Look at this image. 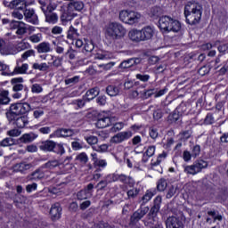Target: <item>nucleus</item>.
I'll return each mask as SVG.
<instances>
[{"label": "nucleus", "instance_id": "obj_12", "mask_svg": "<svg viewBox=\"0 0 228 228\" xmlns=\"http://www.w3.org/2000/svg\"><path fill=\"white\" fill-rule=\"evenodd\" d=\"M28 69H29V65L28 63H23L20 66L19 65V61H17L16 66L12 72H3L2 76H15V74H28Z\"/></svg>", "mask_w": 228, "mask_h": 228}, {"label": "nucleus", "instance_id": "obj_10", "mask_svg": "<svg viewBox=\"0 0 228 228\" xmlns=\"http://www.w3.org/2000/svg\"><path fill=\"white\" fill-rule=\"evenodd\" d=\"M132 137L133 132L131 131L119 132L110 138V143H122V142H126V140Z\"/></svg>", "mask_w": 228, "mask_h": 228}, {"label": "nucleus", "instance_id": "obj_20", "mask_svg": "<svg viewBox=\"0 0 228 228\" xmlns=\"http://www.w3.org/2000/svg\"><path fill=\"white\" fill-rule=\"evenodd\" d=\"M36 49L38 54H45L47 53H51L53 51V47H51V43L49 42H42L36 46Z\"/></svg>", "mask_w": 228, "mask_h": 228}, {"label": "nucleus", "instance_id": "obj_9", "mask_svg": "<svg viewBox=\"0 0 228 228\" xmlns=\"http://www.w3.org/2000/svg\"><path fill=\"white\" fill-rule=\"evenodd\" d=\"M159 211V205H154L151 208L150 214L147 216L146 219L144 220V225L151 227V225H157L158 224V217H156V213Z\"/></svg>", "mask_w": 228, "mask_h": 228}, {"label": "nucleus", "instance_id": "obj_3", "mask_svg": "<svg viewBox=\"0 0 228 228\" xmlns=\"http://www.w3.org/2000/svg\"><path fill=\"white\" fill-rule=\"evenodd\" d=\"M29 111H31V105L28 102L12 103L5 112V117L8 122L12 123L15 121V118H17L19 115H26V113H29Z\"/></svg>", "mask_w": 228, "mask_h": 228}, {"label": "nucleus", "instance_id": "obj_17", "mask_svg": "<svg viewBox=\"0 0 228 228\" xmlns=\"http://www.w3.org/2000/svg\"><path fill=\"white\" fill-rule=\"evenodd\" d=\"M72 135V130L67 128H58L52 134L50 138H67Z\"/></svg>", "mask_w": 228, "mask_h": 228}, {"label": "nucleus", "instance_id": "obj_46", "mask_svg": "<svg viewBox=\"0 0 228 228\" xmlns=\"http://www.w3.org/2000/svg\"><path fill=\"white\" fill-rule=\"evenodd\" d=\"M167 154L166 151H163L161 154H159L157 158V160L153 163H151V165L153 167H158V165H160V163L163 161V159H165L167 158Z\"/></svg>", "mask_w": 228, "mask_h": 228}, {"label": "nucleus", "instance_id": "obj_39", "mask_svg": "<svg viewBox=\"0 0 228 228\" xmlns=\"http://www.w3.org/2000/svg\"><path fill=\"white\" fill-rule=\"evenodd\" d=\"M72 106H74L75 110H81L86 104L85 99H77L71 102Z\"/></svg>", "mask_w": 228, "mask_h": 228}, {"label": "nucleus", "instance_id": "obj_52", "mask_svg": "<svg viewBox=\"0 0 228 228\" xmlns=\"http://www.w3.org/2000/svg\"><path fill=\"white\" fill-rule=\"evenodd\" d=\"M191 156L192 158H199V156H200V145L196 144L192 147Z\"/></svg>", "mask_w": 228, "mask_h": 228}, {"label": "nucleus", "instance_id": "obj_33", "mask_svg": "<svg viewBox=\"0 0 228 228\" xmlns=\"http://www.w3.org/2000/svg\"><path fill=\"white\" fill-rule=\"evenodd\" d=\"M40 4V9L42 10L43 13H45V12H48L49 10H53L54 5L53 4H47L45 0H39L38 1Z\"/></svg>", "mask_w": 228, "mask_h": 228}, {"label": "nucleus", "instance_id": "obj_53", "mask_svg": "<svg viewBox=\"0 0 228 228\" xmlns=\"http://www.w3.org/2000/svg\"><path fill=\"white\" fill-rule=\"evenodd\" d=\"M119 67L120 69H129L130 67H133V59L123 61Z\"/></svg>", "mask_w": 228, "mask_h": 228}, {"label": "nucleus", "instance_id": "obj_62", "mask_svg": "<svg viewBox=\"0 0 228 228\" xmlns=\"http://www.w3.org/2000/svg\"><path fill=\"white\" fill-rule=\"evenodd\" d=\"M63 61V58L61 57H56L55 60L53 61L52 65L53 67H55L58 69L59 67H61Z\"/></svg>", "mask_w": 228, "mask_h": 228}, {"label": "nucleus", "instance_id": "obj_16", "mask_svg": "<svg viewBox=\"0 0 228 228\" xmlns=\"http://www.w3.org/2000/svg\"><path fill=\"white\" fill-rule=\"evenodd\" d=\"M167 228H184L183 221L175 216H170L166 221Z\"/></svg>", "mask_w": 228, "mask_h": 228}, {"label": "nucleus", "instance_id": "obj_18", "mask_svg": "<svg viewBox=\"0 0 228 228\" xmlns=\"http://www.w3.org/2000/svg\"><path fill=\"white\" fill-rule=\"evenodd\" d=\"M55 146L56 142L51 140L43 141L39 143V149L44 152H53Z\"/></svg>", "mask_w": 228, "mask_h": 228}, {"label": "nucleus", "instance_id": "obj_47", "mask_svg": "<svg viewBox=\"0 0 228 228\" xmlns=\"http://www.w3.org/2000/svg\"><path fill=\"white\" fill-rule=\"evenodd\" d=\"M28 40H30V42H32V44H38V42L42 41V34H40V33L34 34V35L28 37Z\"/></svg>", "mask_w": 228, "mask_h": 228}, {"label": "nucleus", "instance_id": "obj_30", "mask_svg": "<svg viewBox=\"0 0 228 228\" xmlns=\"http://www.w3.org/2000/svg\"><path fill=\"white\" fill-rule=\"evenodd\" d=\"M72 19H74V14L69 11L62 12L61 16V20L62 24H67V22H69V20H72Z\"/></svg>", "mask_w": 228, "mask_h": 228}, {"label": "nucleus", "instance_id": "obj_35", "mask_svg": "<svg viewBox=\"0 0 228 228\" xmlns=\"http://www.w3.org/2000/svg\"><path fill=\"white\" fill-rule=\"evenodd\" d=\"M77 37H79L77 29L70 26L68 30L67 38H69V40H74V38H77Z\"/></svg>", "mask_w": 228, "mask_h": 228}, {"label": "nucleus", "instance_id": "obj_31", "mask_svg": "<svg viewBox=\"0 0 228 228\" xmlns=\"http://www.w3.org/2000/svg\"><path fill=\"white\" fill-rule=\"evenodd\" d=\"M78 200H86V199H90L92 197V192L86 190H82L77 194Z\"/></svg>", "mask_w": 228, "mask_h": 228}, {"label": "nucleus", "instance_id": "obj_2", "mask_svg": "<svg viewBox=\"0 0 228 228\" xmlns=\"http://www.w3.org/2000/svg\"><path fill=\"white\" fill-rule=\"evenodd\" d=\"M126 33H127L126 28L117 21L109 22L104 28L105 38H107V40H110V42H115V40L124 38L126 37Z\"/></svg>", "mask_w": 228, "mask_h": 228}, {"label": "nucleus", "instance_id": "obj_58", "mask_svg": "<svg viewBox=\"0 0 228 228\" xmlns=\"http://www.w3.org/2000/svg\"><path fill=\"white\" fill-rule=\"evenodd\" d=\"M154 195H156V191H147L142 197V200H151Z\"/></svg>", "mask_w": 228, "mask_h": 228}, {"label": "nucleus", "instance_id": "obj_28", "mask_svg": "<svg viewBox=\"0 0 228 228\" xmlns=\"http://www.w3.org/2000/svg\"><path fill=\"white\" fill-rule=\"evenodd\" d=\"M14 120H15L14 122L15 126L20 129L26 127V125L28 124V118L24 116L17 118Z\"/></svg>", "mask_w": 228, "mask_h": 228}, {"label": "nucleus", "instance_id": "obj_11", "mask_svg": "<svg viewBox=\"0 0 228 228\" xmlns=\"http://www.w3.org/2000/svg\"><path fill=\"white\" fill-rule=\"evenodd\" d=\"M4 6L10 10H24L28 6L26 0H12L11 2L4 1Z\"/></svg>", "mask_w": 228, "mask_h": 228}, {"label": "nucleus", "instance_id": "obj_48", "mask_svg": "<svg viewBox=\"0 0 228 228\" xmlns=\"http://www.w3.org/2000/svg\"><path fill=\"white\" fill-rule=\"evenodd\" d=\"M70 5L73 6V8L77 10V12H81V10L85 8V4L82 1L70 3Z\"/></svg>", "mask_w": 228, "mask_h": 228}, {"label": "nucleus", "instance_id": "obj_45", "mask_svg": "<svg viewBox=\"0 0 228 228\" xmlns=\"http://www.w3.org/2000/svg\"><path fill=\"white\" fill-rule=\"evenodd\" d=\"M124 129V123L118 122L112 125L110 128L111 133H118V131H122Z\"/></svg>", "mask_w": 228, "mask_h": 228}, {"label": "nucleus", "instance_id": "obj_1", "mask_svg": "<svg viewBox=\"0 0 228 228\" xmlns=\"http://www.w3.org/2000/svg\"><path fill=\"white\" fill-rule=\"evenodd\" d=\"M187 24L197 26L202 19V5L197 2H188L184 7Z\"/></svg>", "mask_w": 228, "mask_h": 228}, {"label": "nucleus", "instance_id": "obj_29", "mask_svg": "<svg viewBox=\"0 0 228 228\" xmlns=\"http://www.w3.org/2000/svg\"><path fill=\"white\" fill-rule=\"evenodd\" d=\"M79 79H80L79 76H75L72 77H67L64 80V83L68 86H74V85H77V83H79Z\"/></svg>", "mask_w": 228, "mask_h": 228}, {"label": "nucleus", "instance_id": "obj_50", "mask_svg": "<svg viewBox=\"0 0 228 228\" xmlns=\"http://www.w3.org/2000/svg\"><path fill=\"white\" fill-rule=\"evenodd\" d=\"M77 159L80 161V163L86 165V163H88V155H86L85 152H82L77 156Z\"/></svg>", "mask_w": 228, "mask_h": 228}, {"label": "nucleus", "instance_id": "obj_41", "mask_svg": "<svg viewBox=\"0 0 228 228\" xmlns=\"http://www.w3.org/2000/svg\"><path fill=\"white\" fill-rule=\"evenodd\" d=\"M28 33V28L26 27V24L23 21V24H20L18 27V29L16 30V35L19 37H24Z\"/></svg>", "mask_w": 228, "mask_h": 228}, {"label": "nucleus", "instance_id": "obj_13", "mask_svg": "<svg viewBox=\"0 0 228 228\" xmlns=\"http://www.w3.org/2000/svg\"><path fill=\"white\" fill-rule=\"evenodd\" d=\"M50 217L53 222H58L61 218V206L60 203L52 205L50 208Z\"/></svg>", "mask_w": 228, "mask_h": 228}, {"label": "nucleus", "instance_id": "obj_22", "mask_svg": "<svg viewBox=\"0 0 228 228\" xmlns=\"http://www.w3.org/2000/svg\"><path fill=\"white\" fill-rule=\"evenodd\" d=\"M29 168H31V164L21 162V163L15 164L12 167V171L20 172V174H26V171L29 170Z\"/></svg>", "mask_w": 228, "mask_h": 228}, {"label": "nucleus", "instance_id": "obj_5", "mask_svg": "<svg viewBox=\"0 0 228 228\" xmlns=\"http://www.w3.org/2000/svg\"><path fill=\"white\" fill-rule=\"evenodd\" d=\"M142 19V14L134 11H121L119 12V20L125 24H129L133 26L134 24H138Z\"/></svg>", "mask_w": 228, "mask_h": 228}, {"label": "nucleus", "instance_id": "obj_43", "mask_svg": "<svg viewBox=\"0 0 228 228\" xmlns=\"http://www.w3.org/2000/svg\"><path fill=\"white\" fill-rule=\"evenodd\" d=\"M179 113L177 112H173L171 114L168 115L167 117V122L169 124H174L175 122H177V120H179Z\"/></svg>", "mask_w": 228, "mask_h": 228}, {"label": "nucleus", "instance_id": "obj_23", "mask_svg": "<svg viewBox=\"0 0 228 228\" xmlns=\"http://www.w3.org/2000/svg\"><path fill=\"white\" fill-rule=\"evenodd\" d=\"M128 37L132 42H143L142 38V31L137 29L130 30L128 33Z\"/></svg>", "mask_w": 228, "mask_h": 228}, {"label": "nucleus", "instance_id": "obj_4", "mask_svg": "<svg viewBox=\"0 0 228 228\" xmlns=\"http://www.w3.org/2000/svg\"><path fill=\"white\" fill-rule=\"evenodd\" d=\"M159 28L167 33H170V31L179 33L181 31V22L170 18V16H162L159 20Z\"/></svg>", "mask_w": 228, "mask_h": 228}, {"label": "nucleus", "instance_id": "obj_27", "mask_svg": "<svg viewBox=\"0 0 228 228\" xmlns=\"http://www.w3.org/2000/svg\"><path fill=\"white\" fill-rule=\"evenodd\" d=\"M14 49L17 53H20V51H26V49H29V43L21 40L14 45Z\"/></svg>", "mask_w": 228, "mask_h": 228}, {"label": "nucleus", "instance_id": "obj_56", "mask_svg": "<svg viewBox=\"0 0 228 228\" xmlns=\"http://www.w3.org/2000/svg\"><path fill=\"white\" fill-rule=\"evenodd\" d=\"M208 215L209 216H212V218H214L215 221L218 220L219 222H221L222 220V216L220 214H217L216 211L210 210L208 212Z\"/></svg>", "mask_w": 228, "mask_h": 228}, {"label": "nucleus", "instance_id": "obj_55", "mask_svg": "<svg viewBox=\"0 0 228 228\" xmlns=\"http://www.w3.org/2000/svg\"><path fill=\"white\" fill-rule=\"evenodd\" d=\"M138 193H140V190H138L137 188L129 190L127 191L128 199H136Z\"/></svg>", "mask_w": 228, "mask_h": 228}, {"label": "nucleus", "instance_id": "obj_32", "mask_svg": "<svg viewBox=\"0 0 228 228\" xmlns=\"http://www.w3.org/2000/svg\"><path fill=\"white\" fill-rule=\"evenodd\" d=\"M37 136L34 134H25L20 138V141L21 143H31Z\"/></svg>", "mask_w": 228, "mask_h": 228}, {"label": "nucleus", "instance_id": "obj_8", "mask_svg": "<svg viewBox=\"0 0 228 228\" xmlns=\"http://www.w3.org/2000/svg\"><path fill=\"white\" fill-rule=\"evenodd\" d=\"M23 17H24L26 22H28V24H33L34 26H37V24H38V15L35 12V9L26 8L23 11Z\"/></svg>", "mask_w": 228, "mask_h": 228}, {"label": "nucleus", "instance_id": "obj_40", "mask_svg": "<svg viewBox=\"0 0 228 228\" xmlns=\"http://www.w3.org/2000/svg\"><path fill=\"white\" fill-rule=\"evenodd\" d=\"M56 167H60V161L58 159H52L45 164V168H48L49 170H53Z\"/></svg>", "mask_w": 228, "mask_h": 228}, {"label": "nucleus", "instance_id": "obj_63", "mask_svg": "<svg viewBox=\"0 0 228 228\" xmlns=\"http://www.w3.org/2000/svg\"><path fill=\"white\" fill-rule=\"evenodd\" d=\"M94 42L89 41L87 43H86L85 45V51H86V53H92V51H94Z\"/></svg>", "mask_w": 228, "mask_h": 228}, {"label": "nucleus", "instance_id": "obj_21", "mask_svg": "<svg viewBox=\"0 0 228 228\" xmlns=\"http://www.w3.org/2000/svg\"><path fill=\"white\" fill-rule=\"evenodd\" d=\"M109 126H111V118L110 117H99L96 122L98 129H104V127H109Z\"/></svg>", "mask_w": 228, "mask_h": 228}, {"label": "nucleus", "instance_id": "obj_15", "mask_svg": "<svg viewBox=\"0 0 228 228\" xmlns=\"http://www.w3.org/2000/svg\"><path fill=\"white\" fill-rule=\"evenodd\" d=\"M55 10L56 6L52 7L51 10L44 12V15L45 17V22H48V24H56V22H58V14L54 12Z\"/></svg>", "mask_w": 228, "mask_h": 228}, {"label": "nucleus", "instance_id": "obj_54", "mask_svg": "<svg viewBox=\"0 0 228 228\" xmlns=\"http://www.w3.org/2000/svg\"><path fill=\"white\" fill-rule=\"evenodd\" d=\"M94 167H98L99 168H106L108 166V162H106V159H97L94 161Z\"/></svg>", "mask_w": 228, "mask_h": 228}, {"label": "nucleus", "instance_id": "obj_38", "mask_svg": "<svg viewBox=\"0 0 228 228\" xmlns=\"http://www.w3.org/2000/svg\"><path fill=\"white\" fill-rule=\"evenodd\" d=\"M10 102V98L8 97V91H2L0 93V106L3 104H8Z\"/></svg>", "mask_w": 228, "mask_h": 228}, {"label": "nucleus", "instance_id": "obj_49", "mask_svg": "<svg viewBox=\"0 0 228 228\" xmlns=\"http://www.w3.org/2000/svg\"><path fill=\"white\" fill-rule=\"evenodd\" d=\"M85 140L89 145H95L99 142V138L95 135L85 136Z\"/></svg>", "mask_w": 228, "mask_h": 228}, {"label": "nucleus", "instance_id": "obj_51", "mask_svg": "<svg viewBox=\"0 0 228 228\" xmlns=\"http://www.w3.org/2000/svg\"><path fill=\"white\" fill-rule=\"evenodd\" d=\"M76 54H77V52L72 49V47H69L65 53V55L68 56L69 60H76Z\"/></svg>", "mask_w": 228, "mask_h": 228}, {"label": "nucleus", "instance_id": "obj_6", "mask_svg": "<svg viewBox=\"0 0 228 228\" xmlns=\"http://www.w3.org/2000/svg\"><path fill=\"white\" fill-rule=\"evenodd\" d=\"M22 83H24V78L22 77H14L11 79V85L12 86V92H14V94H12V98L13 99H21L22 98V90H24L26 92V94H28V87H26L24 85H22Z\"/></svg>", "mask_w": 228, "mask_h": 228}, {"label": "nucleus", "instance_id": "obj_24", "mask_svg": "<svg viewBox=\"0 0 228 228\" xmlns=\"http://www.w3.org/2000/svg\"><path fill=\"white\" fill-rule=\"evenodd\" d=\"M45 175L42 170L37 169L28 176V181H40V179H44Z\"/></svg>", "mask_w": 228, "mask_h": 228}, {"label": "nucleus", "instance_id": "obj_57", "mask_svg": "<svg viewBox=\"0 0 228 228\" xmlns=\"http://www.w3.org/2000/svg\"><path fill=\"white\" fill-rule=\"evenodd\" d=\"M149 134L152 140H156L158 136H159V133H158V128L150 127Z\"/></svg>", "mask_w": 228, "mask_h": 228}, {"label": "nucleus", "instance_id": "obj_59", "mask_svg": "<svg viewBox=\"0 0 228 228\" xmlns=\"http://www.w3.org/2000/svg\"><path fill=\"white\" fill-rule=\"evenodd\" d=\"M30 56H35V50H28L21 55V60H28Z\"/></svg>", "mask_w": 228, "mask_h": 228}, {"label": "nucleus", "instance_id": "obj_37", "mask_svg": "<svg viewBox=\"0 0 228 228\" xmlns=\"http://www.w3.org/2000/svg\"><path fill=\"white\" fill-rule=\"evenodd\" d=\"M52 152H54L55 154H58L59 156H63L65 154V148L63 147L62 143H57L55 142V146L53 151Z\"/></svg>", "mask_w": 228, "mask_h": 228}, {"label": "nucleus", "instance_id": "obj_34", "mask_svg": "<svg viewBox=\"0 0 228 228\" xmlns=\"http://www.w3.org/2000/svg\"><path fill=\"white\" fill-rule=\"evenodd\" d=\"M32 69H34V70H41L42 72H46V70L50 69V66L45 62L41 64L36 62L32 65Z\"/></svg>", "mask_w": 228, "mask_h": 228}, {"label": "nucleus", "instance_id": "obj_14", "mask_svg": "<svg viewBox=\"0 0 228 228\" xmlns=\"http://www.w3.org/2000/svg\"><path fill=\"white\" fill-rule=\"evenodd\" d=\"M119 182L124 184V185L120 186V189L124 190V191H126V190H127V186L129 188H133V186H134V183H135L134 179H133L131 176L126 175L124 174L120 175Z\"/></svg>", "mask_w": 228, "mask_h": 228}, {"label": "nucleus", "instance_id": "obj_7", "mask_svg": "<svg viewBox=\"0 0 228 228\" xmlns=\"http://www.w3.org/2000/svg\"><path fill=\"white\" fill-rule=\"evenodd\" d=\"M208 165V161L204 159H197L192 165L184 166L183 172L190 175H196V174L202 172Z\"/></svg>", "mask_w": 228, "mask_h": 228}, {"label": "nucleus", "instance_id": "obj_60", "mask_svg": "<svg viewBox=\"0 0 228 228\" xmlns=\"http://www.w3.org/2000/svg\"><path fill=\"white\" fill-rule=\"evenodd\" d=\"M108 180H102L96 184L95 188L100 191L104 190L108 186Z\"/></svg>", "mask_w": 228, "mask_h": 228}, {"label": "nucleus", "instance_id": "obj_19", "mask_svg": "<svg viewBox=\"0 0 228 228\" xmlns=\"http://www.w3.org/2000/svg\"><path fill=\"white\" fill-rule=\"evenodd\" d=\"M141 36L142 38V42H145V40H151L152 39V37H154V28L151 26H146L141 29Z\"/></svg>", "mask_w": 228, "mask_h": 228}, {"label": "nucleus", "instance_id": "obj_64", "mask_svg": "<svg viewBox=\"0 0 228 228\" xmlns=\"http://www.w3.org/2000/svg\"><path fill=\"white\" fill-rule=\"evenodd\" d=\"M176 190L175 189L174 186H171L169 190L167 191V193L166 195V199H172L174 195H175Z\"/></svg>", "mask_w": 228, "mask_h": 228}, {"label": "nucleus", "instance_id": "obj_42", "mask_svg": "<svg viewBox=\"0 0 228 228\" xmlns=\"http://www.w3.org/2000/svg\"><path fill=\"white\" fill-rule=\"evenodd\" d=\"M15 143L13 138L7 137L0 142V147H10Z\"/></svg>", "mask_w": 228, "mask_h": 228}, {"label": "nucleus", "instance_id": "obj_44", "mask_svg": "<svg viewBox=\"0 0 228 228\" xmlns=\"http://www.w3.org/2000/svg\"><path fill=\"white\" fill-rule=\"evenodd\" d=\"M192 133L191 129L182 131L180 133L181 139L183 140V142H186V140H189V138L191 137Z\"/></svg>", "mask_w": 228, "mask_h": 228}, {"label": "nucleus", "instance_id": "obj_26", "mask_svg": "<svg viewBox=\"0 0 228 228\" xmlns=\"http://www.w3.org/2000/svg\"><path fill=\"white\" fill-rule=\"evenodd\" d=\"M97 95H99V87H94L89 89L86 93V101L90 102L93 101V99H95V97H97Z\"/></svg>", "mask_w": 228, "mask_h": 228}, {"label": "nucleus", "instance_id": "obj_36", "mask_svg": "<svg viewBox=\"0 0 228 228\" xmlns=\"http://www.w3.org/2000/svg\"><path fill=\"white\" fill-rule=\"evenodd\" d=\"M167 186H168V183L165 178H160L157 183L158 191H165V190H167Z\"/></svg>", "mask_w": 228, "mask_h": 228}, {"label": "nucleus", "instance_id": "obj_25", "mask_svg": "<svg viewBox=\"0 0 228 228\" xmlns=\"http://www.w3.org/2000/svg\"><path fill=\"white\" fill-rule=\"evenodd\" d=\"M106 94L110 97H117L120 94V89L117 86L110 85L106 87Z\"/></svg>", "mask_w": 228, "mask_h": 228}, {"label": "nucleus", "instance_id": "obj_61", "mask_svg": "<svg viewBox=\"0 0 228 228\" xmlns=\"http://www.w3.org/2000/svg\"><path fill=\"white\" fill-rule=\"evenodd\" d=\"M12 17L18 19L19 20H22L24 19V14L19 12V10H15L12 12Z\"/></svg>", "mask_w": 228, "mask_h": 228}]
</instances>
